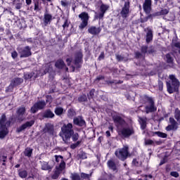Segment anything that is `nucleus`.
Instances as JSON below:
<instances>
[{
	"label": "nucleus",
	"instance_id": "1",
	"mask_svg": "<svg viewBox=\"0 0 180 180\" xmlns=\"http://www.w3.org/2000/svg\"><path fill=\"white\" fill-rule=\"evenodd\" d=\"M122 116H123V114L116 111L112 113V119L117 129V133L121 139L124 140V139H130L131 136H134L136 131L133 127H123L126 124V120Z\"/></svg>",
	"mask_w": 180,
	"mask_h": 180
},
{
	"label": "nucleus",
	"instance_id": "2",
	"mask_svg": "<svg viewBox=\"0 0 180 180\" xmlns=\"http://www.w3.org/2000/svg\"><path fill=\"white\" fill-rule=\"evenodd\" d=\"M13 117H10L9 120H6V114L3 113L0 117V139H5L9 131L8 127H11V124Z\"/></svg>",
	"mask_w": 180,
	"mask_h": 180
},
{
	"label": "nucleus",
	"instance_id": "3",
	"mask_svg": "<svg viewBox=\"0 0 180 180\" xmlns=\"http://www.w3.org/2000/svg\"><path fill=\"white\" fill-rule=\"evenodd\" d=\"M72 123L63 124L61 127V131L60 132V136L62 137L63 141L65 144H68L70 140H71V136L74 134V129Z\"/></svg>",
	"mask_w": 180,
	"mask_h": 180
},
{
	"label": "nucleus",
	"instance_id": "4",
	"mask_svg": "<svg viewBox=\"0 0 180 180\" xmlns=\"http://www.w3.org/2000/svg\"><path fill=\"white\" fill-rule=\"evenodd\" d=\"M169 81L166 82V86L168 94H174L175 92H179L180 82L178 79L174 75L169 76Z\"/></svg>",
	"mask_w": 180,
	"mask_h": 180
},
{
	"label": "nucleus",
	"instance_id": "5",
	"mask_svg": "<svg viewBox=\"0 0 180 180\" xmlns=\"http://www.w3.org/2000/svg\"><path fill=\"white\" fill-rule=\"evenodd\" d=\"M143 102L145 106V112L146 113H153L154 112H157V107L155 106V103H154V99L152 97L148 96H144L143 98Z\"/></svg>",
	"mask_w": 180,
	"mask_h": 180
},
{
	"label": "nucleus",
	"instance_id": "6",
	"mask_svg": "<svg viewBox=\"0 0 180 180\" xmlns=\"http://www.w3.org/2000/svg\"><path fill=\"white\" fill-rule=\"evenodd\" d=\"M129 150V146L125 145L122 148L117 149L115 152V155L120 161H126L129 157H131V154H130Z\"/></svg>",
	"mask_w": 180,
	"mask_h": 180
},
{
	"label": "nucleus",
	"instance_id": "7",
	"mask_svg": "<svg viewBox=\"0 0 180 180\" xmlns=\"http://www.w3.org/2000/svg\"><path fill=\"white\" fill-rule=\"evenodd\" d=\"M79 18L82 20L79 25V29L80 30H84L88 26V23L89 22V19L91 17H89V14H88L87 12H82L80 14H79Z\"/></svg>",
	"mask_w": 180,
	"mask_h": 180
},
{
	"label": "nucleus",
	"instance_id": "8",
	"mask_svg": "<svg viewBox=\"0 0 180 180\" xmlns=\"http://www.w3.org/2000/svg\"><path fill=\"white\" fill-rule=\"evenodd\" d=\"M120 15L122 19H127L130 15V1L128 0L124 2L123 7L120 12Z\"/></svg>",
	"mask_w": 180,
	"mask_h": 180
},
{
	"label": "nucleus",
	"instance_id": "9",
	"mask_svg": "<svg viewBox=\"0 0 180 180\" xmlns=\"http://www.w3.org/2000/svg\"><path fill=\"white\" fill-rule=\"evenodd\" d=\"M21 84H23V79L20 77H15L13 78L11 81V84L9 86L7 87L6 91L8 92H13V89H15V87L19 86Z\"/></svg>",
	"mask_w": 180,
	"mask_h": 180
},
{
	"label": "nucleus",
	"instance_id": "10",
	"mask_svg": "<svg viewBox=\"0 0 180 180\" xmlns=\"http://www.w3.org/2000/svg\"><path fill=\"white\" fill-rule=\"evenodd\" d=\"M84 54L82 51H79L75 53L74 64L76 65V68H81L82 67V63H84Z\"/></svg>",
	"mask_w": 180,
	"mask_h": 180
},
{
	"label": "nucleus",
	"instance_id": "11",
	"mask_svg": "<svg viewBox=\"0 0 180 180\" xmlns=\"http://www.w3.org/2000/svg\"><path fill=\"white\" fill-rule=\"evenodd\" d=\"M56 171L54 172L53 174L51 176L52 179H58L60 176V174L65 169V162L62 161L58 165V167H56Z\"/></svg>",
	"mask_w": 180,
	"mask_h": 180
},
{
	"label": "nucleus",
	"instance_id": "12",
	"mask_svg": "<svg viewBox=\"0 0 180 180\" xmlns=\"http://www.w3.org/2000/svg\"><path fill=\"white\" fill-rule=\"evenodd\" d=\"M20 58H27V57H30L32 56V49L30 46H27L20 51Z\"/></svg>",
	"mask_w": 180,
	"mask_h": 180
},
{
	"label": "nucleus",
	"instance_id": "13",
	"mask_svg": "<svg viewBox=\"0 0 180 180\" xmlns=\"http://www.w3.org/2000/svg\"><path fill=\"white\" fill-rule=\"evenodd\" d=\"M73 124L79 127H84L86 126V122L82 116H77L73 118Z\"/></svg>",
	"mask_w": 180,
	"mask_h": 180
},
{
	"label": "nucleus",
	"instance_id": "14",
	"mask_svg": "<svg viewBox=\"0 0 180 180\" xmlns=\"http://www.w3.org/2000/svg\"><path fill=\"white\" fill-rule=\"evenodd\" d=\"M109 9V6L108 4H102L100 6V13L98 14L97 18L101 20V19H103V16L106 13L107 11Z\"/></svg>",
	"mask_w": 180,
	"mask_h": 180
},
{
	"label": "nucleus",
	"instance_id": "15",
	"mask_svg": "<svg viewBox=\"0 0 180 180\" xmlns=\"http://www.w3.org/2000/svg\"><path fill=\"white\" fill-rule=\"evenodd\" d=\"M44 133L49 136H54V125L50 123L46 124L44 128Z\"/></svg>",
	"mask_w": 180,
	"mask_h": 180
},
{
	"label": "nucleus",
	"instance_id": "16",
	"mask_svg": "<svg viewBox=\"0 0 180 180\" xmlns=\"http://www.w3.org/2000/svg\"><path fill=\"white\" fill-rule=\"evenodd\" d=\"M34 124V120L27 121L25 124H22L19 128L17 129L18 133H20L27 129V127H32Z\"/></svg>",
	"mask_w": 180,
	"mask_h": 180
},
{
	"label": "nucleus",
	"instance_id": "17",
	"mask_svg": "<svg viewBox=\"0 0 180 180\" xmlns=\"http://www.w3.org/2000/svg\"><path fill=\"white\" fill-rule=\"evenodd\" d=\"M151 0H145L143 4V11L147 15L150 14V13L151 12Z\"/></svg>",
	"mask_w": 180,
	"mask_h": 180
},
{
	"label": "nucleus",
	"instance_id": "18",
	"mask_svg": "<svg viewBox=\"0 0 180 180\" xmlns=\"http://www.w3.org/2000/svg\"><path fill=\"white\" fill-rule=\"evenodd\" d=\"M102 32V28L101 27H96V26H91L88 29V32L90 34H93V36H96Z\"/></svg>",
	"mask_w": 180,
	"mask_h": 180
},
{
	"label": "nucleus",
	"instance_id": "19",
	"mask_svg": "<svg viewBox=\"0 0 180 180\" xmlns=\"http://www.w3.org/2000/svg\"><path fill=\"white\" fill-rule=\"evenodd\" d=\"M146 30H147V32L146 34V44H150V43L153 41V30L150 28H146Z\"/></svg>",
	"mask_w": 180,
	"mask_h": 180
},
{
	"label": "nucleus",
	"instance_id": "20",
	"mask_svg": "<svg viewBox=\"0 0 180 180\" xmlns=\"http://www.w3.org/2000/svg\"><path fill=\"white\" fill-rule=\"evenodd\" d=\"M55 67L57 68V70H64V68L66 67V65L63 59L59 58L55 62Z\"/></svg>",
	"mask_w": 180,
	"mask_h": 180
},
{
	"label": "nucleus",
	"instance_id": "21",
	"mask_svg": "<svg viewBox=\"0 0 180 180\" xmlns=\"http://www.w3.org/2000/svg\"><path fill=\"white\" fill-rule=\"evenodd\" d=\"M55 116L54 112L51 109L46 110L42 114L44 119H53Z\"/></svg>",
	"mask_w": 180,
	"mask_h": 180
},
{
	"label": "nucleus",
	"instance_id": "22",
	"mask_svg": "<svg viewBox=\"0 0 180 180\" xmlns=\"http://www.w3.org/2000/svg\"><path fill=\"white\" fill-rule=\"evenodd\" d=\"M51 20H53V15L51 14L45 13L44 15V26H47L51 23Z\"/></svg>",
	"mask_w": 180,
	"mask_h": 180
},
{
	"label": "nucleus",
	"instance_id": "23",
	"mask_svg": "<svg viewBox=\"0 0 180 180\" xmlns=\"http://www.w3.org/2000/svg\"><path fill=\"white\" fill-rule=\"evenodd\" d=\"M107 165L110 169H112L113 172H117V166L116 163L112 160H109L107 162Z\"/></svg>",
	"mask_w": 180,
	"mask_h": 180
},
{
	"label": "nucleus",
	"instance_id": "24",
	"mask_svg": "<svg viewBox=\"0 0 180 180\" xmlns=\"http://www.w3.org/2000/svg\"><path fill=\"white\" fill-rule=\"evenodd\" d=\"M139 122L141 124V129L142 130H146V128L147 127V117H139Z\"/></svg>",
	"mask_w": 180,
	"mask_h": 180
},
{
	"label": "nucleus",
	"instance_id": "25",
	"mask_svg": "<svg viewBox=\"0 0 180 180\" xmlns=\"http://www.w3.org/2000/svg\"><path fill=\"white\" fill-rule=\"evenodd\" d=\"M155 16H158V13L150 14L146 17L140 18L141 23H146V22L148 21V19H151L152 18H155Z\"/></svg>",
	"mask_w": 180,
	"mask_h": 180
},
{
	"label": "nucleus",
	"instance_id": "26",
	"mask_svg": "<svg viewBox=\"0 0 180 180\" xmlns=\"http://www.w3.org/2000/svg\"><path fill=\"white\" fill-rule=\"evenodd\" d=\"M172 53H169L165 55V60L167 64H174V57Z\"/></svg>",
	"mask_w": 180,
	"mask_h": 180
},
{
	"label": "nucleus",
	"instance_id": "27",
	"mask_svg": "<svg viewBox=\"0 0 180 180\" xmlns=\"http://www.w3.org/2000/svg\"><path fill=\"white\" fill-rule=\"evenodd\" d=\"M37 105V108L39 110H42V109H44L46 108V101L44 100L39 101L37 103H34Z\"/></svg>",
	"mask_w": 180,
	"mask_h": 180
},
{
	"label": "nucleus",
	"instance_id": "28",
	"mask_svg": "<svg viewBox=\"0 0 180 180\" xmlns=\"http://www.w3.org/2000/svg\"><path fill=\"white\" fill-rule=\"evenodd\" d=\"M169 123H171L172 128H173V130H178V122L175 121V119L174 117H169Z\"/></svg>",
	"mask_w": 180,
	"mask_h": 180
},
{
	"label": "nucleus",
	"instance_id": "29",
	"mask_svg": "<svg viewBox=\"0 0 180 180\" xmlns=\"http://www.w3.org/2000/svg\"><path fill=\"white\" fill-rule=\"evenodd\" d=\"M41 169L43 171H51L53 169V167L49 165V162H44L41 165Z\"/></svg>",
	"mask_w": 180,
	"mask_h": 180
},
{
	"label": "nucleus",
	"instance_id": "30",
	"mask_svg": "<svg viewBox=\"0 0 180 180\" xmlns=\"http://www.w3.org/2000/svg\"><path fill=\"white\" fill-rule=\"evenodd\" d=\"M171 47L172 49H179V53L180 54V41H176V40L172 39Z\"/></svg>",
	"mask_w": 180,
	"mask_h": 180
},
{
	"label": "nucleus",
	"instance_id": "31",
	"mask_svg": "<svg viewBox=\"0 0 180 180\" xmlns=\"http://www.w3.org/2000/svg\"><path fill=\"white\" fill-rule=\"evenodd\" d=\"M54 112L56 116H61L64 114V108H63V107H56L54 110Z\"/></svg>",
	"mask_w": 180,
	"mask_h": 180
},
{
	"label": "nucleus",
	"instance_id": "32",
	"mask_svg": "<svg viewBox=\"0 0 180 180\" xmlns=\"http://www.w3.org/2000/svg\"><path fill=\"white\" fill-rule=\"evenodd\" d=\"M18 176L20 178L25 179V178H27V170H18Z\"/></svg>",
	"mask_w": 180,
	"mask_h": 180
},
{
	"label": "nucleus",
	"instance_id": "33",
	"mask_svg": "<svg viewBox=\"0 0 180 180\" xmlns=\"http://www.w3.org/2000/svg\"><path fill=\"white\" fill-rule=\"evenodd\" d=\"M77 160H86L88 157L86 156V153L84 151L80 152L77 155Z\"/></svg>",
	"mask_w": 180,
	"mask_h": 180
},
{
	"label": "nucleus",
	"instance_id": "34",
	"mask_svg": "<svg viewBox=\"0 0 180 180\" xmlns=\"http://www.w3.org/2000/svg\"><path fill=\"white\" fill-rule=\"evenodd\" d=\"M174 118L180 124V110L179 108H176L174 111Z\"/></svg>",
	"mask_w": 180,
	"mask_h": 180
},
{
	"label": "nucleus",
	"instance_id": "35",
	"mask_svg": "<svg viewBox=\"0 0 180 180\" xmlns=\"http://www.w3.org/2000/svg\"><path fill=\"white\" fill-rule=\"evenodd\" d=\"M24 154L25 157H28V158L32 157V154H33V149L30 148H25Z\"/></svg>",
	"mask_w": 180,
	"mask_h": 180
},
{
	"label": "nucleus",
	"instance_id": "36",
	"mask_svg": "<svg viewBox=\"0 0 180 180\" xmlns=\"http://www.w3.org/2000/svg\"><path fill=\"white\" fill-rule=\"evenodd\" d=\"M25 113H26V108L25 107H20L17 110V115H18V116H23Z\"/></svg>",
	"mask_w": 180,
	"mask_h": 180
},
{
	"label": "nucleus",
	"instance_id": "37",
	"mask_svg": "<svg viewBox=\"0 0 180 180\" xmlns=\"http://www.w3.org/2000/svg\"><path fill=\"white\" fill-rule=\"evenodd\" d=\"M141 53H142L143 57H146V54L148 53V46L143 45L141 47Z\"/></svg>",
	"mask_w": 180,
	"mask_h": 180
},
{
	"label": "nucleus",
	"instance_id": "38",
	"mask_svg": "<svg viewBox=\"0 0 180 180\" xmlns=\"http://www.w3.org/2000/svg\"><path fill=\"white\" fill-rule=\"evenodd\" d=\"M77 115V112H75V110L74 108H70L68 110V117H74Z\"/></svg>",
	"mask_w": 180,
	"mask_h": 180
},
{
	"label": "nucleus",
	"instance_id": "39",
	"mask_svg": "<svg viewBox=\"0 0 180 180\" xmlns=\"http://www.w3.org/2000/svg\"><path fill=\"white\" fill-rule=\"evenodd\" d=\"M78 102H79L80 103L82 102H86V101H88V97L86 96V94H82L81 96H79L78 97V99H77Z\"/></svg>",
	"mask_w": 180,
	"mask_h": 180
},
{
	"label": "nucleus",
	"instance_id": "40",
	"mask_svg": "<svg viewBox=\"0 0 180 180\" xmlns=\"http://www.w3.org/2000/svg\"><path fill=\"white\" fill-rule=\"evenodd\" d=\"M34 76V72L26 73L24 75V79H32Z\"/></svg>",
	"mask_w": 180,
	"mask_h": 180
},
{
	"label": "nucleus",
	"instance_id": "41",
	"mask_svg": "<svg viewBox=\"0 0 180 180\" xmlns=\"http://www.w3.org/2000/svg\"><path fill=\"white\" fill-rule=\"evenodd\" d=\"M71 137H72V141H74V142L78 141V139H79V134L77 132H76V133L73 132Z\"/></svg>",
	"mask_w": 180,
	"mask_h": 180
},
{
	"label": "nucleus",
	"instance_id": "42",
	"mask_svg": "<svg viewBox=\"0 0 180 180\" xmlns=\"http://www.w3.org/2000/svg\"><path fill=\"white\" fill-rule=\"evenodd\" d=\"M55 160H56V162H60H60H63V161H64V157H63V155H55Z\"/></svg>",
	"mask_w": 180,
	"mask_h": 180
},
{
	"label": "nucleus",
	"instance_id": "43",
	"mask_svg": "<svg viewBox=\"0 0 180 180\" xmlns=\"http://www.w3.org/2000/svg\"><path fill=\"white\" fill-rule=\"evenodd\" d=\"M37 112H39L37 106L36 105V104H34L30 108V113L34 114L37 113Z\"/></svg>",
	"mask_w": 180,
	"mask_h": 180
},
{
	"label": "nucleus",
	"instance_id": "44",
	"mask_svg": "<svg viewBox=\"0 0 180 180\" xmlns=\"http://www.w3.org/2000/svg\"><path fill=\"white\" fill-rule=\"evenodd\" d=\"M81 143H82V141H77L76 143L70 145V148L72 150H75V148H77V147H78V146H79Z\"/></svg>",
	"mask_w": 180,
	"mask_h": 180
},
{
	"label": "nucleus",
	"instance_id": "45",
	"mask_svg": "<svg viewBox=\"0 0 180 180\" xmlns=\"http://www.w3.org/2000/svg\"><path fill=\"white\" fill-rule=\"evenodd\" d=\"M168 13H169V9L168 8L162 9L159 12V15H168Z\"/></svg>",
	"mask_w": 180,
	"mask_h": 180
},
{
	"label": "nucleus",
	"instance_id": "46",
	"mask_svg": "<svg viewBox=\"0 0 180 180\" xmlns=\"http://www.w3.org/2000/svg\"><path fill=\"white\" fill-rule=\"evenodd\" d=\"M72 180H81V176L77 173L72 174Z\"/></svg>",
	"mask_w": 180,
	"mask_h": 180
},
{
	"label": "nucleus",
	"instance_id": "47",
	"mask_svg": "<svg viewBox=\"0 0 180 180\" xmlns=\"http://www.w3.org/2000/svg\"><path fill=\"white\" fill-rule=\"evenodd\" d=\"M94 95H95V89H92L91 90H90V91L88 94L89 99H93Z\"/></svg>",
	"mask_w": 180,
	"mask_h": 180
},
{
	"label": "nucleus",
	"instance_id": "48",
	"mask_svg": "<svg viewBox=\"0 0 180 180\" xmlns=\"http://www.w3.org/2000/svg\"><path fill=\"white\" fill-rule=\"evenodd\" d=\"M53 71V65H49L46 68H45V70H44V72H51Z\"/></svg>",
	"mask_w": 180,
	"mask_h": 180
},
{
	"label": "nucleus",
	"instance_id": "49",
	"mask_svg": "<svg viewBox=\"0 0 180 180\" xmlns=\"http://www.w3.org/2000/svg\"><path fill=\"white\" fill-rule=\"evenodd\" d=\"M131 165H133V167H139L140 165V162H139L137 158H134Z\"/></svg>",
	"mask_w": 180,
	"mask_h": 180
},
{
	"label": "nucleus",
	"instance_id": "50",
	"mask_svg": "<svg viewBox=\"0 0 180 180\" xmlns=\"http://www.w3.org/2000/svg\"><path fill=\"white\" fill-rule=\"evenodd\" d=\"M146 146H154V141L151 139H146L145 140Z\"/></svg>",
	"mask_w": 180,
	"mask_h": 180
},
{
	"label": "nucleus",
	"instance_id": "51",
	"mask_svg": "<svg viewBox=\"0 0 180 180\" xmlns=\"http://www.w3.org/2000/svg\"><path fill=\"white\" fill-rule=\"evenodd\" d=\"M80 176H81V178H83V179H89L91 174H88L86 173H81Z\"/></svg>",
	"mask_w": 180,
	"mask_h": 180
},
{
	"label": "nucleus",
	"instance_id": "52",
	"mask_svg": "<svg viewBox=\"0 0 180 180\" xmlns=\"http://www.w3.org/2000/svg\"><path fill=\"white\" fill-rule=\"evenodd\" d=\"M158 137H161L162 139H167L168 135L164 132L158 131Z\"/></svg>",
	"mask_w": 180,
	"mask_h": 180
},
{
	"label": "nucleus",
	"instance_id": "53",
	"mask_svg": "<svg viewBox=\"0 0 180 180\" xmlns=\"http://www.w3.org/2000/svg\"><path fill=\"white\" fill-rule=\"evenodd\" d=\"M143 56L144 55H143L141 52H135V58H136V60H139V58H141V57H143Z\"/></svg>",
	"mask_w": 180,
	"mask_h": 180
},
{
	"label": "nucleus",
	"instance_id": "54",
	"mask_svg": "<svg viewBox=\"0 0 180 180\" xmlns=\"http://www.w3.org/2000/svg\"><path fill=\"white\" fill-rule=\"evenodd\" d=\"M105 59V52H101L98 58V61H102V60Z\"/></svg>",
	"mask_w": 180,
	"mask_h": 180
},
{
	"label": "nucleus",
	"instance_id": "55",
	"mask_svg": "<svg viewBox=\"0 0 180 180\" xmlns=\"http://www.w3.org/2000/svg\"><path fill=\"white\" fill-rule=\"evenodd\" d=\"M34 11H36L37 12L40 11V8L39 7V1H35L34 2Z\"/></svg>",
	"mask_w": 180,
	"mask_h": 180
},
{
	"label": "nucleus",
	"instance_id": "56",
	"mask_svg": "<svg viewBox=\"0 0 180 180\" xmlns=\"http://www.w3.org/2000/svg\"><path fill=\"white\" fill-rule=\"evenodd\" d=\"M171 176H174V178H178L179 176V173L178 172H172L170 173Z\"/></svg>",
	"mask_w": 180,
	"mask_h": 180
},
{
	"label": "nucleus",
	"instance_id": "57",
	"mask_svg": "<svg viewBox=\"0 0 180 180\" xmlns=\"http://www.w3.org/2000/svg\"><path fill=\"white\" fill-rule=\"evenodd\" d=\"M11 57L12 58H13L15 60V58H18V52L16 51H13L12 53H11Z\"/></svg>",
	"mask_w": 180,
	"mask_h": 180
},
{
	"label": "nucleus",
	"instance_id": "58",
	"mask_svg": "<svg viewBox=\"0 0 180 180\" xmlns=\"http://www.w3.org/2000/svg\"><path fill=\"white\" fill-rule=\"evenodd\" d=\"M8 160V156L6 155H2L0 158V162L2 161L3 162H6V160Z\"/></svg>",
	"mask_w": 180,
	"mask_h": 180
},
{
	"label": "nucleus",
	"instance_id": "59",
	"mask_svg": "<svg viewBox=\"0 0 180 180\" xmlns=\"http://www.w3.org/2000/svg\"><path fill=\"white\" fill-rule=\"evenodd\" d=\"M116 58L117 61H123L124 60V57L122 56V55H117Z\"/></svg>",
	"mask_w": 180,
	"mask_h": 180
},
{
	"label": "nucleus",
	"instance_id": "60",
	"mask_svg": "<svg viewBox=\"0 0 180 180\" xmlns=\"http://www.w3.org/2000/svg\"><path fill=\"white\" fill-rule=\"evenodd\" d=\"M66 63H67V65L70 67V65H71V63H72V58H66Z\"/></svg>",
	"mask_w": 180,
	"mask_h": 180
},
{
	"label": "nucleus",
	"instance_id": "61",
	"mask_svg": "<svg viewBox=\"0 0 180 180\" xmlns=\"http://www.w3.org/2000/svg\"><path fill=\"white\" fill-rule=\"evenodd\" d=\"M63 29H65V27H70V24L68 23V20H65L64 24L62 25Z\"/></svg>",
	"mask_w": 180,
	"mask_h": 180
},
{
	"label": "nucleus",
	"instance_id": "62",
	"mask_svg": "<svg viewBox=\"0 0 180 180\" xmlns=\"http://www.w3.org/2000/svg\"><path fill=\"white\" fill-rule=\"evenodd\" d=\"M102 79H105V76L99 75L96 78L95 81H101Z\"/></svg>",
	"mask_w": 180,
	"mask_h": 180
},
{
	"label": "nucleus",
	"instance_id": "63",
	"mask_svg": "<svg viewBox=\"0 0 180 180\" xmlns=\"http://www.w3.org/2000/svg\"><path fill=\"white\" fill-rule=\"evenodd\" d=\"M155 49L154 48H150L149 50H148V54H153V53H155Z\"/></svg>",
	"mask_w": 180,
	"mask_h": 180
},
{
	"label": "nucleus",
	"instance_id": "64",
	"mask_svg": "<svg viewBox=\"0 0 180 180\" xmlns=\"http://www.w3.org/2000/svg\"><path fill=\"white\" fill-rule=\"evenodd\" d=\"M166 130L167 131H171V130H174L173 128H172V125H168L167 127H166Z\"/></svg>",
	"mask_w": 180,
	"mask_h": 180
}]
</instances>
